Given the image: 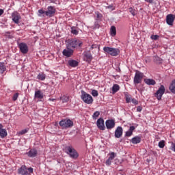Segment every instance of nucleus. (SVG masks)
Returning <instances> with one entry per match:
<instances>
[{
	"label": "nucleus",
	"instance_id": "nucleus-19",
	"mask_svg": "<svg viewBox=\"0 0 175 175\" xmlns=\"http://www.w3.org/2000/svg\"><path fill=\"white\" fill-rule=\"evenodd\" d=\"M68 64L69 66H71V68H76V66H79V62L75 59L68 60Z\"/></svg>",
	"mask_w": 175,
	"mask_h": 175
},
{
	"label": "nucleus",
	"instance_id": "nucleus-37",
	"mask_svg": "<svg viewBox=\"0 0 175 175\" xmlns=\"http://www.w3.org/2000/svg\"><path fill=\"white\" fill-rule=\"evenodd\" d=\"M18 98V93H16L14 94L13 97H12V100H14V102H16V100Z\"/></svg>",
	"mask_w": 175,
	"mask_h": 175
},
{
	"label": "nucleus",
	"instance_id": "nucleus-23",
	"mask_svg": "<svg viewBox=\"0 0 175 175\" xmlns=\"http://www.w3.org/2000/svg\"><path fill=\"white\" fill-rule=\"evenodd\" d=\"M169 90L172 94H175V80L172 81L170 85Z\"/></svg>",
	"mask_w": 175,
	"mask_h": 175
},
{
	"label": "nucleus",
	"instance_id": "nucleus-47",
	"mask_svg": "<svg viewBox=\"0 0 175 175\" xmlns=\"http://www.w3.org/2000/svg\"><path fill=\"white\" fill-rule=\"evenodd\" d=\"M27 132H28V130L24 129V130H22L20 133L21 135H25V133H27Z\"/></svg>",
	"mask_w": 175,
	"mask_h": 175
},
{
	"label": "nucleus",
	"instance_id": "nucleus-1",
	"mask_svg": "<svg viewBox=\"0 0 175 175\" xmlns=\"http://www.w3.org/2000/svg\"><path fill=\"white\" fill-rule=\"evenodd\" d=\"M64 150L66 154L69 155L70 158L72 159H77L79 158V153L72 146H65Z\"/></svg>",
	"mask_w": 175,
	"mask_h": 175
},
{
	"label": "nucleus",
	"instance_id": "nucleus-31",
	"mask_svg": "<svg viewBox=\"0 0 175 175\" xmlns=\"http://www.w3.org/2000/svg\"><path fill=\"white\" fill-rule=\"evenodd\" d=\"M60 100H62V103H67V102H69V97L63 96L60 97Z\"/></svg>",
	"mask_w": 175,
	"mask_h": 175
},
{
	"label": "nucleus",
	"instance_id": "nucleus-54",
	"mask_svg": "<svg viewBox=\"0 0 175 175\" xmlns=\"http://www.w3.org/2000/svg\"><path fill=\"white\" fill-rule=\"evenodd\" d=\"M107 9H112L113 5H109V6H107Z\"/></svg>",
	"mask_w": 175,
	"mask_h": 175
},
{
	"label": "nucleus",
	"instance_id": "nucleus-27",
	"mask_svg": "<svg viewBox=\"0 0 175 175\" xmlns=\"http://www.w3.org/2000/svg\"><path fill=\"white\" fill-rule=\"evenodd\" d=\"M5 70H6V66L3 63H0V75H3Z\"/></svg>",
	"mask_w": 175,
	"mask_h": 175
},
{
	"label": "nucleus",
	"instance_id": "nucleus-36",
	"mask_svg": "<svg viewBox=\"0 0 175 175\" xmlns=\"http://www.w3.org/2000/svg\"><path fill=\"white\" fill-rule=\"evenodd\" d=\"M92 96L95 97V96H98V95H99V94L98 93L97 90H93L92 91Z\"/></svg>",
	"mask_w": 175,
	"mask_h": 175
},
{
	"label": "nucleus",
	"instance_id": "nucleus-20",
	"mask_svg": "<svg viewBox=\"0 0 175 175\" xmlns=\"http://www.w3.org/2000/svg\"><path fill=\"white\" fill-rule=\"evenodd\" d=\"M34 96L36 99H43L44 98L43 93L40 90L36 91Z\"/></svg>",
	"mask_w": 175,
	"mask_h": 175
},
{
	"label": "nucleus",
	"instance_id": "nucleus-7",
	"mask_svg": "<svg viewBox=\"0 0 175 175\" xmlns=\"http://www.w3.org/2000/svg\"><path fill=\"white\" fill-rule=\"evenodd\" d=\"M144 75L143 72H140V71H137L135 72L134 79H133V83L135 85H137V84H140L142 83V80H143V77Z\"/></svg>",
	"mask_w": 175,
	"mask_h": 175
},
{
	"label": "nucleus",
	"instance_id": "nucleus-35",
	"mask_svg": "<svg viewBox=\"0 0 175 175\" xmlns=\"http://www.w3.org/2000/svg\"><path fill=\"white\" fill-rule=\"evenodd\" d=\"M38 13L39 17H42V14H46V11H44L43 10H39Z\"/></svg>",
	"mask_w": 175,
	"mask_h": 175
},
{
	"label": "nucleus",
	"instance_id": "nucleus-33",
	"mask_svg": "<svg viewBox=\"0 0 175 175\" xmlns=\"http://www.w3.org/2000/svg\"><path fill=\"white\" fill-rule=\"evenodd\" d=\"M71 32L72 33H73V35L79 34V31L76 29H75V27H71Z\"/></svg>",
	"mask_w": 175,
	"mask_h": 175
},
{
	"label": "nucleus",
	"instance_id": "nucleus-29",
	"mask_svg": "<svg viewBox=\"0 0 175 175\" xmlns=\"http://www.w3.org/2000/svg\"><path fill=\"white\" fill-rule=\"evenodd\" d=\"M129 13H131L132 14V16H135L137 14V11H136V10H135V8L130 7L129 8Z\"/></svg>",
	"mask_w": 175,
	"mask_h": 175
},
{
	"label": "nucleus",
	"instance_id": "nucleus-12",
	"mask_svg": "<svg viewBox=\"0 0 175 175\" xmlns=\"http://www.w3.org/2000/svg\"><path fill=\"white\" fill-rule=\"evenodd\" d=\"M12 21H14L15 24H18V23H20V20H21V16L18 14V12H14L12 14Z\"/></svg>",
	"mask_w": 175,
	"mask_h": 175
},
{
	"label": "nucleus",
	"instance_id": "nucleus-55",
	"mask_svg": "<svg viewBox=\"0 0 175 175\" xmlns=\"http://www.w3.org/2000/svg\"><path fill=\"white\" fill-rule=\"evenodd\" d=\"M96 28H99V25L96 24Z\"/></svg>",
	"mask_w": 175,
	"mask_h": 175
},
{
	"label": "nucleus",
	"instance_id": "nucleus-41",
	"mask_svg": "<svg viewBox=\"0 0 175 175\" xmlns=\"http://www.w3.org/2000/svg\"><path fill=\"white\" fill-rule=\"evenodd\" d=\"M113 160L111 159L108 158V159L106 161L105 163L107 166H110L111 165V161Z\"/></svg>",
	"mask_w": 175,
	"mask_h": 175
},
{
	"label": "nucleus",
	"instance_id": "nucleus-15",
	"mask_svg": "<svg viewBox=\"0 0 175 175\" xmlns=\"http://www.w3.org/2000/svg\"><path fill=\"white\" fill-rule=\"evenodd\" d=\"M123 132H124V130L122 129V127L118 126L115 131V137H116V139H120V137L122 136Z\"/></svg>",
	"mask_w": 175,
	"mask_h": 175
},
{
	"label": "nucleus",
	"instance_id": "nucleus-38",
	"mask_svg": "<svg viewBox=\"0 0 175 175\" xmlns=\"http://www.w3.org/2000/svg\"><path fill=\"white\" fill-rule=\"evenodd\" d=\"M109 158L113 161V159L116 158V153H114V152H111Z\"/></svg>",
	"mask_w": 175,
	"mask_h": 175
},
{
	"label": "nucleus",
	"instance_id": "nucleus-50",
	"mask_svg": "<svg viewBox=\"0 0 175 175\" xmlns=\"http://www.w3.org/2000/svg\"><path fill=\"white\" fill-rule=\"evenodd\" d=\"M97 47H98L97 45H96V44H92V46H91V48H90V50H92V49H97Z\"/></svg>",
	"mask_w": 175,
	"mask_h": 175
},
{
	"label": "nucleus",
	"instance_id": "nucleus-11",
	"mask_svg": "<svg viewBox=\"0 0 175 175\" xmlns=\"http://www.w3.org/2000/svg\"><path fill=\"white\" fill-rule=\"evenodd\" d=\"M18 46L22 54H27V53H28V45H27L24 42L18 43Z\"/></svg>",
	"mask_w": 175,
	"mask_h": 175
},
{
	"label": "nucleus",
	"instance_id": "nucleus-21",
	"mask_svg": "<svg viewBox=\"0 0 175 175\" xmlns=\"http://www.w3.org/2000/svg\"><path fill=\"white\" fill-rule=\"evenodd\" d=\"M144 82L148 85H155L157 84V82L155 81V80L151 79H145Z\"/></svg>",
	"mask_w": 175,
	"mask_h": 175
},
{
	"label": "nucleus",
	"instance_id": "nucleus-32",
	"mask_svg": "<svg viewBox=\"0 0 175 175\" xmlns=\"http://www.w3.org/2000/svg\"><path fill=\"white\" fill-rule=\"evenodd\" d=\"M159 147L160 148H163L165 147V141L162 140L159 142Z\"/></svg>",
	"mask_w": 175,
	"mask_h": 175
},
{
	"label": "nucleus",
	"instance_id": "nucleus-45",
	"mask_svg": "<svg viewBox=\"0 0 175 175\" xmlns=\"http://www.w3.org/2000/svg\"><path fill=\"white\" fill-rule=\"evenodd\" d=\"M126 103H131V98L128 95L126 96Z\"/></svg>",
	"mask_w": 175,
	"mask_h": 175
},
{
	"label": "nucleus",
	"instance_id": "nucleus-26",
	"mask_svg": "<svg viewBox=\"0 0 175 175\" xmlns=\"http://www.w3.org/2000/svg\"><path fill=\"white\" fill-rule=\"evenodd\" d=\"M111 36H116L117 35V29L115 26H111L110 29Z\"/></svg>",
	"mask_w": 175,
	"mask_h": 175
},
{
	"label": "nucleus",
	"instance_id": "nucleus-4",
	"mask_svg": "<svg viewBox=\"0 0 175 175\" xmlns=\"http://www.w3.org/2000/svg\"><path fill=\"white\" fill-rule=\"evenodd\" d=\"M103 51H105V53H107V54H109V55H111L112 57H117V55L120 54V49L116 48L105 46L103 48Z\"/></svg>",
	"mask_w": 175,
	"mask_h": 175
},
{
	"label": "nucleus",
	"instance_id": "nucleus-51",
	"mask_svg": "<svg viewBox=\"0 0 175 175\" xmlns=\"http://www.w3.org/2000/svg\"><path fill=\"white\" fill-rule=\"evenodd\" d=\"M142 109H143V108L142 107H140V106H138L137 107V111L140 112V111H142Z\"/></svg>",
	"mask_w": 175,
	"mask_h": 175
},
{
	"label": "nucleus",
	"instance_id": "nucleus-17",
	"mask_svg": "<svg viewBox=\"0 0 175 175\" xmlns=\"http://www.w3.org/2000/svg\"><path fill=\"white\" fill-rule=\"evenodd\" d=\"M6 136H8V131H6V129H3V125H2V124H0V137L3 139L4 137H6Z\"/></svg>",
	"mask_w": 175,
	"mask_h": 175
},
{
	"label": "nucleus",
	"instance_id": "nucleus-46",
	"mask_svg": "<svg viewBox=\"0 0 175 175\" xmlns=\"http://www.w3.org/2000/svg\"><path fill=\"white\" fill-rule=\"evenodd\" d=\"M135 126H130L129 131H130V132L133 133V131H135Z\"/></svg>",
	"mask_w": 175,
	"mask_h": 175
},
{
	"label": "nucleus",
	"instance_id": "nucleus-22",
	"mask_svg": "<svg viewBox=\"0 0 175 175\" xmlns=\"http://www.w3.org/2000/svg\"><path fill=\"white\" fill-rule=\"evenodd\" d=\"M140 142H142V138L139 136L134 137L131 140V142L133 143V144H139Z\"/></svg>",
	"mask_w": 175,
	"mask_h": 175
},
{
	"label": "nucleus",
	"instance_id": "nucleus-44",
	"mask_svg": "<svg viewBox=\"0 0 175 175\" xmlns=\"http://www.w3.org/2000/svg\"><path fill=\"white\" fill-rule=\"evenodd\" d=\"M131 101L134 105H139V101H137L135 98H132Z\"/></svg>",
	"mask_w": 175,
	"mask_h": 175
},
{
	"label": "nucleus",
	"instance_id": "nucleus-5",
	"mask_svg": "<svg viewBox=\"0 0 175 175\" xmlns=\"http://www.w3.org/2000/svg\"><path fill=\"white\" fill-rule=\"evenodd\" d=\"M18 173L22 175H31L33 173V168L27 167L25 165H22L18 170Z\"/></svg>",
	"mask_w": 175,
	"mask_h": 175
},
{
	"label": "nucleus",
	"instance_id": "nucleus-48",
	"mask_svg": "<svg viewBox=\"0 0 175 175\" xmlns=\"http://www.w3.org/2000/svg\"><path fill=\"white\" fill-rule=\"evenodd\" d=\"M145 2H147L148 3H154V0H144Z\"/></svg>",
	"mask_w": 175,
	"mask_h": 175
},
{
	"label": "nucleus",
	"instance_id": "nucleus-8",
	"mask_svg": "<svg viewBox=\"0 0 175 175\" xmlns=\"http://www.w3.org/2000/svg\"><path fill=\"white\" fill-rule=\"evenodd\" d=\"M163 94H165V86L163 85H161L160 88L154 94V96L157 98V100H161Z\"/></svg>",
	"mask_w": 175,
	"mask_h": 175
},
{
	"label": "nucleus",
	"instance_id": "nucleus-34",
	"mask_svg": "<svg viewBox=\"0 0 175 175\" xmlns=\"http://www.w3.org/2000/svg\"><path fill=\"white\" fill-rule=\"evenodd\" d=\"M100 114V113L98 111H95L92 116L93 118H96L98 117H99V115Z\"/></svg>",
	"mask_w": 175,
	"mask_h": 175
},
{
	"label": "nucleus",
	"instance_id": "nucleus-25",
	"mask_svg": "<svg viewBox=\"0 0 175 175\" xmlns=\"http://www.w3.org/2000/svg\"><path fill=\"white\" fill-rule=\"evenodd\" d=\"M153 61L154 62H155V64H162V59L158 55H155L153 57Z\"/></svg>",
	"mask_w": 175,
	"mask_h": 175
},
{
	"label": "nucleus",
	"instance_id": "nucleus-40",
	"mask_svg": "<svg viewBox=\"0 0 175 175\" xmlns=\"http://www.w3.org/2000/svg\"><path fill=\"white\" fill-rule=\"evenodd\" d=\"M158 38H159V36L158 35H152L150 36V38L152 40H158Z\"/></svg>",
	"mask_w": 175,
	"mask_h": 175
},
{
	"label": "nucleus",
	"instance_id": "nucleus-6",
	"mask_svg": "<svg viewBox=\"0 0 175 175\" xmlns=\"http://www.w3.org/2000/svg\"><path fill=\"white\" fill-rule=\"evenodd\" d=\"M59 125H60L63 129L72 128V126H73V121L70 119H63L59 122Z\"/></svg>",
	"mask_w": 175,
	"mask_h": 175
},
{
	"label": "nucleus",
	"instance_id": "nucleus-14",
	"mask_svg": "<svg viewBox=\"0 0 175 175\" xmlns=\"http://www.w3.org/2000/svg\"><path fill=\"white\" fill-rule=\"evenodd\" d=\"M105 126L107 129H113L116 126V122L114 120H107L105 122Z\"/></svg>",
	"mask_w": 175,
	"mask_h": 175
},
{
	"label": "nucleus",
	"instance_id": "nucleus-39",
	"mask_svg": "<svg viewBox=\"0 0 175 175\" xmlns=\"http://www.w3.org/2000/svg\"><path fill=\"white\" fill-rule=\"evenodd\" d=\"M132 135H133V133H131V131L129 130L126 132L125 136H126V137H129L132 136Z\"/></svg>",
	"mask_w": 175,
	"mask_h": 175
},
{
	"label": "nucleus",
	"instance_id": "nucleus-52",
	"mask_svg": "<svg viewBox=\"0 0 175 175\" xmlns=\"http://www.w3.org/2000/svg\"><path fill=\"white\" fill-rule=\"evenodd\" d=\"M3 14V10L0 9V16H2Z\"/></svg>",
	"mask_w": 175,
	"mask_h": 175
},
{
	"label": "nucleus",
	"instance_id": "nucleus-9",
	"mask_svg": "<svg viewBox=\"0 0 175 175\" xmlns=\"http://www.w3.org/2000/svg\"><path fill=\"white\" fill-rule=\"evenodd\" d=\"M55 7L51 5L47 8V11L45 12V14L48 17H53V16L55 14Z\"/></svg>",
	"mask_w": 175,
	"mask_h": 175
},
{
	"label": "nucleus",
	"instance_id": "nucleus-42",
	"mask_svg": "<svg viewBox=\"0 0 175 175\" xmlns=\"http://www.w3.org/2000/svg\"><path fill=\"white\" fill-rule=\"evenodd\" d=\"M96 18H98V20H100V18H102V17H103V16L102 15V14L99 13V12H96Z\"/></svg>",
	"mask_w": 175,
	"mask_h": 175
},
{
	"label": "nucleus",
	"instance_id": "nucleus-28",
	"mask_svg": "<svg viewBox=\"0 0 175 175\" xmlns=\"http://www.w3.org/2000/svg\"><path fill=\"white\" fill-rule=\"evenodd\" d=\"M120 91V85L115 84L112 87V92L113 94H116V92H118Z\"/></svg>",
	"mask_w": 175,
	"mask_h": 175
},
{
	"label": "nucleus",
	"instance_id": "nucleus-53",
	"mask_svg": "<svg viewBox=\"0 0 175 175\" xmlns=\"http://www.w3.org/2000/svg\"><path fill=\"white\" fill-rule=\"evenodd\" d=\"M49 100L51 101V102H54V100H55V98H49Z\"/></svg>",
	"mask_w": 175,
	"mask_h": 175
},
{
	"label": "nucleus",
	"instance_id": "nucleus-49",
	"mask_svg": "<svg viewBox=\"0 0 175 175\" xmlns=\"http://www.w3.org/2000/svg\"><path fill=\"white\" fill-rule=\"evenodd\" d=\"M171 150H172V151H174V152H175V144H174V143L172 144Z\"/></svg>",
	"mask_w": 175,
	"mask_h": 175
},
{
	"label": "nucleus",
	"instance_id": "nucleus-3",
	"mask_svg": "<svg viewBox=\"0 0 175 175\" xmlns=\"http://www.w3.org/2000/svg\"><path fill=\"white\" fill-rule=\"evenodd\" d=\"M81 98L82 100L87 105H92V102H94V99L92 98V96L87 94V92L82 91Z\"/></svg>",
	"mask_w": 175,
	"mask_h": 175
},
{
	"label": "nucleus",
	"instance_id": "nucleus-24",
	"mask_svg": "<svg viewBox=\"0 0 175 175\" xmlns=\"http://www.w3.org/2000/svg\"><path fill=\"white\" fill-rule=\"evenodd\" d=\"M37 79L38 80H40L41 81H43L44 80H46V75L43 72H40L39 73V75L37 76Z\"/></svg>",
	"mask_w": 175,
	"mask_h": 175
},
{
	"label": "nucleus",
	"instance_id": "nucleus-2",
	"mask_svg": "<svg viewBox=\"0 0 175 175\" xmlns=\"http://www.w3.org/2000/svg\"><path fill=\"white\" fill-rule=\"evenodd\" d=\"M82 44L83 42H80V40L77 39H69L67 40L66 49H76L77 46H79V47H81Z\"/></svg>",
	"mask_w": 175,
	"mask_h": 175
},
{
	"label": "nucleus",
	"instance_id": "nucleus-30",
	"mask_svg": "<svg viewBox=\"0 0 175 175\" xmlns=\"http://www.w3.org/2000/svg\"><path fill=\"white\" fill-rule=\"evenodd\" d=\"M85 57L88 61H92V55H91V53L90 52H86L85 53Z\"/></svg>",
	"mask_w": 175,
	"mask_h": 175
},
{
	"label": "nucleus",
	"instance_id": "nucleus-18",
	"mask_svg": "<svg viewBox=\"0 0 175 175\" xmlns=\"http://www.w3.org/2000/svg\"><path fill=\"white\" fill-rule=\"evenodd\" d=\"M27 154L28 155V157H29V158H35V157H36V155H38V150H36L35 149H31L27 153Z\"/></svg>",
	"mask_w": 175,
	"mask_h": 175
},
{
	"label": "nucleus",
	"instance_id": "nucleus-10",
	"mask_svg": "<svg viewBox=\"0 0 175 175\" xmlns=\"http://www.w3.org/2000/svg\"><path fill=\"white\" fill-rule=\"evenodd\" d=\"M96 125L97 128L100 129V131H105V129H106V126H105V120L102 118L97 120Z\"/></svg>",
	"mask_w": 175,
	"mask_h": 175
},
{
	"label": "nucleus",
	"instance_id": "nucleus-13",
	"mask_svg": "<svg viewBox=\"0 0 175 175\" xmlns=\"http://www.w3.org/2000/svg\"><path fill=\"white\" fill-rule=\"evenodd\" d=\"M175 15L170 14L166 16V23L167 25L172 27L173 23H174Z\"/></svg>",
	"mask_w": 175,
	"mask_h": 175
},
{
	"label": "nucleus",
	"instance_id": "nucleus-16",
	"mask_svg": "<svg viewBox=\"0 0 175 175\" xmlns=\"http://www.w3.org/2000/svg\"><path fill=\"white\" fill-rule=\"evenodd\" d=\"M73 53L74 51L73 49H64L62 52L63 55H64V57H67L68 58H69V57H72V55H73Z\"/></svg>",
	"mask_w": 175,
	"mask_h": 175
},
{
	"label": "nucleus",
	"instance_id": "nucleus-43",
	"mask_svg": "<svg viewBox=\"0 0 175 175\" xmlns=\"http://www.w3.org/2000/svg\"><path fill=\"white\" fill-rule=\"evenodd\" d=\"M5 36L6 38H8V39H12L13 38V36L10 35V32H6Z\"/></svg>",
	"mask_w": 175,
	"mask_h": 175
}]
</instances>
